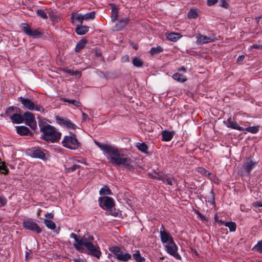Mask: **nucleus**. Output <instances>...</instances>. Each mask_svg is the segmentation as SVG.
Masks as SVG:
<instances>
[{"instance_id":"6e6d98bb","label":"nucleus","mask_w":262,"mask_h":262,"mask_svg":"<svg viewBox=\"0 0 262 262\" xmlns=\"http://www.w3.org/2000/svg\"><path fill=\"white\" fill-rule=\"evenodd\" d=\"M54 215L52 213H47L45 214V217L49 219H52Z\"/></svg>"},{"instance_id":"6e6552de","label":"nucleus","mask_w":262,"mask_h":262,"mask_svg":"<svg viewBox=\"0 0 262 262\" xmlns=\"http://www.w3.org/2000/svg\"><path fill=\"white\" fill-rule=\"evenodd\" d=\"M18 101L27 109L29 110H33L38 112L44 111V108L41 105H35V104L30 99L25 98L23 97L18 98Z\"/></svg>"},{"instance_id":"39448f33","label":"nucleus","mask_w":262,"mask_h":262,"mask_svg":"<svg viewBox=\"0 0 262 262\" xmlns=\"http://www.w3.org/2000/svg\"><path fill=\"white\" fill-rule=\"evenodd\" d=\"M62 144L64 147L74 150L78 149L80 146V143L76 138V135L72 133L64 137Z\"/></svg>"},{"instance_id":"a211bd4d","label":"nucleus","mask_w":262,"mask_h":262,"mask_svg":"<svg viewBox=\"0 0 262 262\" xmlns=\"http://www.w3.org/2000/svg\"><path fill=\"white\" fill-rule=\"evenodd\" d=\"M23 117L27 125L29 124L30 123H33L35 121V117L31 112H27L25 113Z\"/></svg>"},{"instance_id":"a19ab883","label":"nucleus","mask_w":262,"mask_h":262,"mask_svg":"<svg viewBox=\"0 0 262 262\" xmlns=\"http://www.w3.org/2000/svg\"><path fill=\"white\" fill-rule=\"evenodd\" d=\"M198 171L200 172L201 173L203 174V175H205V176H209L210 175V172L207 170L205 168H198Z\"/></svg>"},{"instance_id":"79ce46f5","label":"nucleus","mask_w":262,"mask_h":262,"mask_svg":"<svg viewBox=\"0 0 262 262\" xmlns=\"http://www.w3.org/2000/svg\"><path fill=\"white\" fill-rule=\"evenodd\" d=\"M80 167V165H74L73 166H71V167H69L67 169V171L68 172H70V171H75L76 169H78V168H79Z\"/></svg>"},{"instance_id":"473e14b6","label":"nucleus","mask_w":262,"mask_h":262,"mask_svg":"<svg viewBox=\"0 0 262 262\" xmlns=\"http://www.w3.org/2000/svg\"><path fill=\"white\" fill-rule=\"evenodd\" d=\"M71 19L72 20H74V19L78 20V21H79L80 24L82 25L83 23V20H84L83 15L81 14H73L71 16Z\"/></svg>"},{"instance_id":"2f4dec72","label":"nucleus","mask_w":262,"mask_h":262,"mask_svg":"<svg viewBox=\"0 0 262 262\" xmlns=\"http://www.w3.org/2000/svg\"><path fill=\"white\" fill-rule=\"evenodd\" d=\"M133 64L136 67H141L143 64V61L140 58L135 57L133 59Z\"/></svg>"},{"instance_id":"de8ad7c7","label":"nucleus","mask_w":262,"mask_h":262,"mask_svg":"<svg viewBox=\"0 0 262 262\" xmlns=\"http://www.w3.org/2000/svg\"><path fill=\"white\" fill-rule=\"evenodd\" d=\"M28 125L32 129H34L36 127V122L35 121L33 122V123H30V124Z\"/></svg>"},{"instance_id":"f257e3e1","label":"nucleus","mask_w":262,"mask_h":262,"mask_svg":"<svg viewBox=\"0 0 262 262\" xmlns=\"http://www.w3.org/2000/svg\"><path fill=\"white\" fill-rule=\"evenodd\" d=\"M95 143L107 155L109 162L117 166H122L129 170L134 169L133 160L127 155L121 153L119 149L115 147L106 144H101L95 141Z\"/></svg>"},{"instance_id":"13d9d810","label":"nucleus","mask_w":262,"mask_h":262,"mask_svg":"<svg viewBox=\"0 0 262 262\" xmlns=\"http://www.w3.org/2000/svg\"><path fill=\"white\" fill-rule=\"evenodd\" d=\"M95 56H97V57H101V53L98 51L97 50H96L95 51Z\"/></svg>"},{"instance_id":"9d476101","label":"nucleus","mask_w":262,"mask_h":262,"mask_svg":"<svg viewBox=\"0 0 262 262\" xmlns=\"http://www.w3.org/2000/svg\"><path fill=\"white\" fill-rule=\"evenodd\" d=\"M149 176L153 179L161 180L163 183H166L167 184L169 185H173V182L174 181V179L170 178L167 176H164L160 174L159 173H157L156 171H154L150 173H149Z\"/></svg>"},{"instance_id":"1a4fd4ad","label":"nucleus","mask_w":262,"mask_h":262,"mask_svg":"<svg viewBox=\"0 0 262 262\" xmlns=\"http://www.w3.org/2000/svg\"><path fill=\"white\" fill-rule=\"evenodd\" d=\"M23 227L26 229L35 231L38 233H40L42 231L36 221L32 219L24 220L23 221Z\"/></svg>"},{"instance_id":"774afa93","label":"nucleus","mask_w":262,"mask_h":262,"mask_svg":"<svg viewBox=\"0 0 262 262\" xmlns=\"http://www.w3.org/2000/svg\"><path fill=\"white\" fill-rule=\"evenodd\" d=\"M165 262H168V261H165Z\"/></svg>"},{"instance_id":"3c124183","label":"nucleus","mask_w":262,"mask_h":262,"mask_svg":"<svg viewBox=\"0 0 262 262\" xmlns=\"http://www.w3.org/2000/svg\"><path fill=\"white\" fill-rule=\"evenodd\" d=\"M196 213L201 218V219L202 220H206V217L205 215H204L203 214H202L201 213H200V212L199 211H197L196 212Z\"/></svg>"},{"instance_id":"e433bc0d","label":"nucleus","mask_w":262,"mask_h":262,"mask_svg":"<svg viewBox=\"0 0 262 262\" xmlns=\"http://www.w3.org/2000/svg\"><path fill=\"white\" fill-rule=\"evenodd\" d=\"M198 16V12L195 9L190 10L187 14L189 18H196Z\"/></svg>"},{"instance_id":"e2e57ef3","label":"nucleus","mask_w":262,"mask_h":262,"mask_svg":"<svg viewBox=\"0 0 262 262\" xmlns=\"http://www.w3.org/2000/svg\"><path fill=\"white\" fill-rule=\"evenodd\" d=\"M134 48L136 50H137L138 49L137 47V46H135L134 47Z\"/></svg>"},{"instance_id":"423d86ee","label":"nucleus","mask_w":262,"mask_h":262,"mask_svg":"<svg viewBox=\"0 0 262 262\" xmlns=\"http://www.w3.org/2000/svg\"><path fill=\"white\" fill-rule=\"evenodd\" d=\"M20 29L26 35L31 36L34 38L41 37L44 34V31L40 28L32 29L27 23H23L20 25Z\"/></svg>"},{"instance_id":"412c9836","label":"nucleus","mask_w":262,"mask_h":262,"mask_svg":"<svg viewBox=\"0 0 262 262\" xmlns=\"http://www.w3.org/2000/svg\"><path fill=\"white\" fill-rule=\"evenodd\" d=\"M16 128L17 134L20 136H26L30 133V130L29 128L26 126H16Z\"/></svg>"},{"instance_id":"0e129e2a","label":"nucleus","mask_w":262,"mask_h":262,"mask_svg":"<svg viewBox=\"0 0 262 262\" xmlns=\"http://www.w3.org/2000/svg\"><path fill=\"white\" fill-rule=\"evenodd\" d=\"M109 256H112V254H108V257Z\"/></svg>"},{"instance_id":"c9c22d12","label":"nucleus","mask_w":262,"mask_h":262,"mask_svg":"<svg viewBox=\"0 0 262 262\" xmlns=\"http://www.w3.org/2000/svg\"><path fill=\"white\" fill-rule=\"evenodd\" d=\"M95 12L94 11H92L83 15V19L85 20L94 19L95 18Z\"/></svg>"},{"instance_id":"8fccbe9b","label":"nucleus","mask_w":262,"mask_h":262,"mask_svg":"<svg viewBox=\"0 0 262 262\" xmlns=\"http://www.w3.org/2000/svg\"><path fill=\"white\" fill-rule=\"evenodd\" d=\"M82 120H83L86 121V120L89 119V116L86 113H82Z\"/></svg>"},{"instance_id":"052dcab7","label":"nucleus","mask_w":262,"mask_h":262,"mask_svg":"<svg viewBox=\"0 0 262 262\" xmlns=\"http://www.w3.org/2000/svg\"><path fill=\"white\" fill-rule=\"evenodd\" d=\"M255 205L258 207H262V203L260 202H256L255 203Z\"/></svg>"},{"instance_id":"f3484780","label":"nucleus","mask_w":262,"mask_h":262,"mask_svg":"<svg viewBox=\"0 0 262 262\" xmlns=\"http://www.w3.org/2000/svg\"><path fill=\"white\" fill-rule=\"evenodd\" d=\"M129 19L128 18H123L119 19L115 26V30L119 31L123 29L128 23Z\"/></svg>"},{"instance_id":"c03bdc74","label":"nucleus","mask_w":262,"mask_h":262,"mask_svg":"<svg viewBox=\"0 0 262 262\" xmlns=\"http://www.w3.org/2000/svg\"><path fill=\"white\" fill-rule=\"evenodd\" d=\"M218 0H207V5L209 6H211L212 5H214L217 2Z\"/></svg>"},{"instance_id":"bb28decb","label":"nucleus","mask_w":262,"mask_h":262,"mask_svg":"<svg viewBox=\"0 0 262 262\" xmlns=\"http://www.w3.org/2000/svg\"><path fill=\"white\" fill-rule=\"evenodd\" d=\"M136 147L141 152L145 154L148 153V146L145 143H137Z\"/></svg>"},{"instance_id":"864d4df0","label":"nucleus","mask_w":262,"mask_h":262,"mask_svg":"<svg viewBox=\"0 0 262 262\" xmlns=\"http://www.w3.org/2000/svg\"><path fill=\"white\" fill-rule=\"evenodd\" d=\"M0 203L3 206H4L6 203V201L3 198L0 197Z\"/></svg>"},{"instance_id":"b1692460","label":"nucleus","mask_w":262,"mask_h":262,"mask_svg":"<svg viewBox=\"0 0 262 262\" xmlns=\"http://www.w3.org/2000/svg\"><path fill=\"white\" fill-rule=\"evenodd\" d=\"M87 41L86 39H81L78 41L75 48L76 52H79L81 50L83 49L86 44Z\"/></svg>"},{"instance_id":"0eeeda50","label":"nucleus","mask_w":262,"mask_h":262,"mask_svg":"<svg viewBox=\"0 0 262 262\" xmlns=\"http://www.w3.org/2000/svg\"><path fill=\"white\" fill-rule=\"evenodd\" d=\"M109 250L113 253L115 258L118 260L126 262L132 258V256L129 253H124L118 246L111 247L109 248Z\"/></svg>"},{"instance_id":"69168bd1","label":"nucleus","mask_w":262,"mask_h":262,"mask_svg":"<svg viewBox=\"0 0 262 262\" xmlns=\"http://www.w3.org/2000/svg\"><path fill=\"white\" fill-rule=\"evenodd\" d=\"M2 220V218L0 217V222H1Z\"/></svg>"},{"instance_id":"a878e982","label":"nucleus","mask_w":262,"mask_h":262,"mask_svg":"<svg viewBox=\"0 0 262 262\" xmlns=\"http://www.w3.org/2000/svg\"><path fill=\"white\" fill-rule=\"evenodd\" d=\"M181 37L180 34L174 32L169 33L167 36V39L172 41H176Z\"/></svg>"},{"instance_id":"bf43d9fd","label":"nucleus","mask_w":262,"mask_h":262,"mask_svg":"<svg viewBox=\"0 0 262 262\" xmlns=\"http://www.w3.org/2000/svg\"><path fill=\"white\" fill-rule=\"evenodd\" d=\"M178 71H183V72H186V69L184 67H182L181 68H180L179 69H178Z\"/></svg>"},{"instance_id":"72a5a7b5","label":"nucleus","mask_w":262,"mask_h":262,"mask_svg":"<svg viewBox=\"0 0 262 262\" xmlns=\"http://www.w3.org/2000/svg\"><path fill=\"white\" fill-rule=\"evenodd\" d=\"M133 257L137 262H143L145 260L143 257L141 256L139 251H137L135 253L133 254Z\"/></svg>"},{"instance_id":"a18cd8bd","label":"nucleus","mask_w":262,"mask_h":262,"mask_svg":"<svg viewBox=\"0 0 262 262\" xmlns=\"http://www.w3.org/2000/svg\"><path fill=\"white\" fill-rule=\"evenodd\" d=\"M121 61L123 62H129V57L128 55H125L121 58Z\"/></svg>"},{"instance_id":"393cba45","label":"nucleus","mask_w":262,"mask_h":262,"mask_svg":"<svg viewBox=\"0 0 262 262\" xmlns=\"http://www.w3.org/2000/svg\"><path fill=\"white\" fill-rule=\"evenodd\" d=\"M112 16H111V19L112 21L113 22H115L118 19V8L114 6V5H112V11H111Z\"/></svg>"},{"instance_id":"ddd939ff","label":"nucleus","mask_w":262,"mask_h":262,"mask_svg":"<svg viewBox=\"0 0 262 262\" xmlns=\"http://www.w3.org/2000/svg\"><path fill=\"white\" fill-rule=\"evenodd\" d=\"M161 228L163 229V230H161L160 232L162 242L163 243L173 244V239L171 235L164 230V228L163 225Z\"/></svg>"},{"instance_id":"58836bf2","label":"nucleus","mask_w":262,"mask_h":262,"mask_svg":"<svg viewBox=\"0 0 262 262\" xmlns=\"http://www.w3.org/2000/svg\"><path fill=\"white\" fill-rule=\"evenodd\" d=\"M37 14L43 19H47L48 16L44 10L42 9H38L36 11Z\"/></svg>"},{"instance_id":"aec40b11","label":"nucleus","mask_w":262,"mask_h":262,"mask_svg":"<svg viewBox=\"0 0 262 262\" xmlns=\"http://www.w3.org/2000/svg\"><path fill=\"white\" fill-rule=\"evenodd\" d=\"M32 156L43 160L47 159L44 151L39 149H34L32 152Z\"/></svg>"},{"instance_id":"ea45409f","label":"nucleus","mask_w":262,"mask_h":262,"mask_svg":"<svg viewBox=\"0 0 262 262\" xmlns=\"http://www.w3.org/2000/svg\"><path fill=\"white\" fill-rule=\"evenodd\" d=\"M244 130L253 134H255L258 130V126L248 127L246 128L245 129L244 128Z\"/></svg>"},{"instance_id":"49530a36","label":"nucleus","mask_w":262,"mask_h":262,"mask_svg":"<svg viewBox=\"0 0 262 262\" xmlns=\"http://www.w3.org/2000/svg\"><path fill=\"white\" fill-rule=\"evenodd\" d=\"M14 111V107L13 106H10L8 107L6 111V114L9 115L12 113Z\"/></svg>"},{"instance_id":"9b49d317","label":"nucleus","mask_w":262,"mask_h":262,"mask_svg":"<svg viewBox=\"0 0 262 262\" xmlns=\"http://www.w3.org/2000/svg\"><path fill=\"white\" fill-rule=\"evenodd\" d=\"M169 245L165 246L166 251L168 253L172 255L178 259H181L180 255L177 253L178 247L174 242L173 244H169Z\"/></svg>"},{"instance_id":"2eb2a0df","label":"nucleus","mask_w":262,"mask_h":262,"mask_svg":"<svg viewBox=\"0 0 262 262\" xmlns=\"http://www.w3.org/2000/svg\"><path fill=\"white\" fill-rule=\"evenodd\" d=\"M257 164L258 162L253 161L250 158H248L243 165V167L246 172L249 174L252 169L254 168Z\"/></svg>"},{"instance_id":"4c0bfd02","label":"nucleus","mask_w":262,"mask_h":262,"mask_svg":"<svg viewBox=\"0 0 262 262\" xmlns=\"http://www.w3.org/2000/svg\"><path fill=\"white\" fill-rule=\"evenodd\" d=\"M162 51H163V49L161 47L158 46L157 47L152 48L150 49V52L152 55H154V54L159 53L162 52Z\"/></svg>"},{"instance_id":"dca6fc26","label":"nucleus","mask_w":262,"mask_h":262,"mask_svg":"<svg viewBox=\"0 0 262 262\" xmlns=\"http://www.w3.org/2000/svg\"><path fill=\"white\" fill-rule=\"evenodd\" d=\"M225 125L229 128L237 129L239 131H243L244 128L238 125L236 122L232 121L231 117H229L227 120L224 121Z\"/></svg>"},{"instance_id":"5701e85b","label":"nucleus","mask_w":262,"mask_h":262,"mask_svg":"<svg viewBox=\"0 0 262 262\" xmlns=\"http://www.w3.org/2000/svg\"><path fill=\"white\" fill-rule=\"evenodd\" d=\"M173 136V132L164 130L162 132V140L165 141H170Z\"/></svg>"},{"instance_id":"7ed1b4c3","label":"nucleus","mask_w":262,"mask_h":262,"mask_svg":"<svg viewBox=\"0 0 262 262\" xmlns=\"http://www.w3.org/2000/svg\"><path fill=\"white\" fill-rule=\"evenodd\" d=\"M40 131L42 133L40 138L47 142H56L60 138L61 134L56 128L49 124H39Z\"/></svg>"},{"instance_id":"20e7f679","label":"nucleus","mask_w":262,"mask_h":262,"mask_svg":"<svg viewBox=\"0 0 262 262\" xmlns=\"http://www.w3.org/2000/svg\"><path fill=\"white\" fill-rule=\"evenodd\" d=\"M99 206L103 209L107 210L106 214L116 216L118 212L115 210L113 209V207L115 205L114 200L109 196H105L100 197L99 198Z\"/></svg>"},{"instance_id":"f8f14e48","label":"nucleus","mask_w":262,"mask_h":262,"mask_svg":"<svg viewBox=\"0 0 262 262\" xmlns=\"http://www.w3.org/2000/svg\"><path fill=\"white\" fill-rule=\"evenodd\" d=\"M56 120L57 122L61 126L69 129H74L76 128V125L69 119L56 117Z\"/></svg>"},{"instance_id":"4468645a","label":"nucleus","mask_w":262,"mask_h":262,"mask_svg":"<svg viewBox=\"0 0 262 262\" xmlns=\"http://www.w3.org/2000/svg\"><path fill=\"white\" fill-rule=\"evenodd\" d=\"M196 38V43L200 45L214 41L215 40V37H208L201 34H199Z\"/></svg>"},{"instance_id":"f704fd0d","label":"nucleus","mask_w":262,"mask_h":262,"mask_svg":"<svg viewBox=\"0 0 262 262\" xmlns=\"http://www.w3.org/2000/svg\"><path fill=\"white\" fill-rule=\"evenodd\" d=\"M225 226L228 227L231 232H234L236 230V225L233 222H226Z\"/></svg>"},{"instance_id":"603ef678","label":"nucleus","mask_w":262,"mask_h":262,"mask_svg":"<svg viewBox=\"0 0 262 262\" xmlns=\"http://www.w3.org/2000/svg\"><path fill=\"white\" fill-rule=\"evenodd\" d=\"M74 262H87L85 259H82L80 258L75 259Z\"/></svg>"},{"instance_id":"cd10ccee","label":"nucleus","mask_w":262,"mask_h":262,"mask_svg":"<svg viewBox=\"0 0 262 262\" xmlns=\"http://www.w3.org/2000/svg\"><path fill=\"white\" fill-rule=\"evenodd\" d=\"M43 223L49 229L54 230L56 228L55 223L51 220L45 219L43 220Z\"/></svg>"},{"instance_id":"7c9ffc66","label":"nucleus","mask_w":262,"mask_h":262,"mask_svg":"<svg viewBox=\"0 0 262 262\" xmlns=\"http://www.w3.org/2000/svg\"><path fill=\"white\" fill-rule=\"evenodd\" d=\"M172 77L176 80L181 82H183L186 80L185 77L179 73L174 74Z\"/></svg>"},{"instance_id":"338daca9","label":"nucleus","mask_w":262,"mask_h":262,"mask_svg":"<svg viewBox=\"0 0 262 262\" xmlns=\"http://www.w3.org/2000/svg\"><path fill=\"white\" fill-rule=\"evenodd\" d=\"M112 262H115L113 259H112Z\"/></svg>"},{"instance_id":"5fc2aeb1","label":"nucleus","mask_w":262,"mask_h":262,"mask_svg":"<svg viewBox=\"0 0 262 262\" xmlns=\"http://www.w3.org/2000/svg\"><path fill=\"white\" fill-rule=\"evenodd\" d=\"M244 56H243V55L239 56L237 58V62H238L242 61L244 60Z\"/></svg>"},{"instance_id":"c756f323","label":"nucleus","mask_w":262,"mask_h":262,"mask_svg":"<svg viewBox=\"0 0 262 262\" xmlns=\"http://www.w3.org/2000/svg\"><path fill=\"white\" fill-rule=\"evenodd\" d=\"M99 194L105 196L106 195H111L112 193L111 190L105 185L100 190Z\"/></svg>"},{"instance_id":"6ab92c4d","label":"nucleus","mask_w":262,"mask_h":262,"mask_svg":"<svg viewBox=\"0 0 262 262\" xmlns=\"http://www.w3.org/2000/svg\"><path fill=\"white\" fill-rule=\"evenodd\" d=\"M89 30V27L82 25H78L75 29L76 33L80 35H84Z\"/></svg>"},{"instance_id":"680f3d73","label":"nucleus","mask_w":262,"mask_h":262,"mask_svg":"<svg viewBox=\"0 0 262 262\" xmlns=\"http://www.w3.org/2000/svg\"><path fill=\"white\" fill-rule=\"evenodd\" d=\"M251 47L253 48H255V49L260 48V46L259 45H254L252 46Z\"/></svg>"},{"instance_id":"4be33fe9","label":"nucleus","mask_w":262,"mask_h":262,"mask_svg":"<svg viewBox=\"0 0 262 262\" xmlns=\"http://www.w3.org/2000/svg\"><path fill=\"white\" fill-rule=\"evenodd\" d=\"M10 119L13 123H21L24 121V118L19 114H14L10 117Z\"/></svg>"},{"instance_id":"37998d69","label":"nucleus","mask_w":262,"mask_h":262,"mask_svg":"<svg viewBox=\"0 0 262 262\" xmlns=\"http://www.w3.org/2000/svg\"><path fill=\"white\" fill-rule=\"evenodd\" d=\"M220 6L227 8L228 6V3L226 2V0H220Z\"/></svg>"},{"instance_id":"4d7b16f0","label":"nucleus","mask_w":262,"mask_h":262,"mask_svg":"<svg viewBox=\"0 0 262 262\" xmlns=\"http://www.w3.org/2000/svg\"><path fill=\"white\" fill-rule=\"evenodd\" d=\"M66 72L67 73L70 74L71 75H74L76 73V72H75L74 71L71 70H68L66 71Z\"/></svg>"},{"instance_id":"c85d7f7f","label":"nucleus","mask_w":262,"mask_h":262,"mask_svg":"<svg viewBox=\"0 0 262 262\" xmlns=\"http://www.w3.org/2000/svg\"><path fill=\"white\" fill-rule=\"evenodd\" d=\"M60 100L62 102H66L72 104L73 105L76 106L77 107H81L82 106L81 103L77 100H69L64 98H61Z\"/></svg>"},{"instance_id":"f03ea898","label":"nucleus","mask_w":262,"mask_h":262,"mask_svg":"<svg viewBox=\"0 0 262 262\" xmlns=\"http://www.w3.org/2000/svg\"><path fill=\"white\" fill-rule=\"evenodd\" d=\"M70 237L73 238L75 243H73V247L78 251L83 253L85 252L84 247L88 250V254L100 258L101 255V252L100 248L97 245H94L92 242L94 238L92 235H84L82 237H78V236L72 233Z\"/></svg>"},{"instance_id":"09e8293b","label":"nucleus","mask_w":262,"mask_h":262,"mask_svg":"<svg viewBox=\"0 0 262 262\" xmlns=\"http://www.w3.org/2000/svg\"><path fill=\"white\" fill-rule=\"evenodd\" d=\"M210 193L211 194L212 199H211V200L208 201L210 202L211 203L214 204H215V199H214V194H213V191H211Z\"/></svg>"}]
</instances>
